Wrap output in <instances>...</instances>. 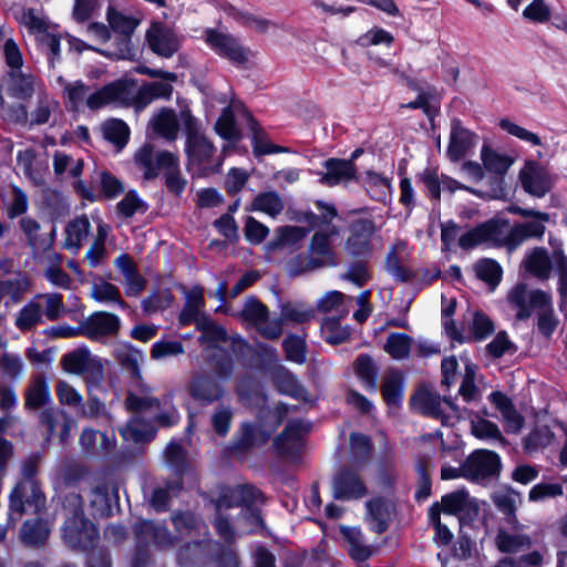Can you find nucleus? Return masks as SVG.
I'll return each instance as SVG.
<instances>
[{
	"label": "nucleus",
	"mask_w": 567,
	"mask_h": 567,
	"mask_svg": "<svg viewBox=\"0 0 567 567\" xmlns=\"http://www.w3.org/2000/svg\"><path fill=\"white\" fill-rule=\"evenodd\" d=\"M185 306L178 317L182 326L194 322L197 326L198 319L208 317L203 312L205 307L204 289L200 286H194L185 292Z\"/></svg>",
	"instance_id": "obj_28"
},
{
	"label": "nucleus",
	"mask_w": 567,
	"mask_h": 567,
	"mask_svg": "<svg viewBox=\"0 0 567 567\" xmlns=\"http://www.w3.org/2000/svg\"><path fill=\"white\" fill-rule=\"evenodd\" d=\"M33 299L38 302H42L43 317L49 320H56L66 313V308L60 293H39L34 296Z\"/></svg>",
	"instance_id": "obj_46"
},
{
	"label": "nucleus",
	"mask_w": 567,
	"mask_h": 567,
	"mask_svg": "<svg viewBox=\"0 0 567 567\" xmlns=\"http://www.w3.org/2000/svg\"><path fill=\"white\" fill-rule=\"evenodd\" d=\"M110 227L102 220L97 221L96 236L93 244L85 252V259L91 267L99 266L106 257L105 239Z\"/></svg>",
	"instance_id": "obj_39"
},
{
	"label": "nucleus",
	"mask_w": 567,
	"mask_h": 567,
	"mask_svg": "<svg viewBox=\"0 0 567 567\" xmlns=\"http://www.w3.org/2000/svg\"><path fill=\"white\" fill-rule=\"evenodd\" d=\"M440 505L441 513L449 515H458L461 517H471L476 515L478 506L465 489H460L446 494L442 497Z\"/></svg>",
	"instance_id": "obj_21"
},
{
	"label": "nucleus",
	"mask_w": 567,
	"mask_h": 567,
	"mask_svg": "<svg viewBox=\"0 0 567 567\" xmlns=\"http://www.w3.org/2000/svg\"><path fill=\"white\" fill-rule=\"evenodd\" d=\"M58 515L64 520L62 534L64 540L74 548L89 547L97 537L95 526L85 519L82 509V497L75 492L65 494Z\"/></svg>",
	"instance_id": "obj_2"
},
{
	"label": "nucleus",
	"mask_w": 567,
	"mask_h": 567,
	"mask_svg": "<svg viewBox=\"0 0 567 567\" xmlns=\"http://www.w3.org/2000/svg\"><path fill=\"white\" fill-rule=\"evenodd\" d=\"M326 173L321 176V184L336 186L348 183L355 177V167L351 161L329 158L324 163Z\"/></svg>",
	"instance_id": "obj_25"
},
{
	"label": "nucleus",
	"mask_w": 567,
	"mask_h": 567,
	"mask_svg": "<svg viewBox=\"0 0 567 567\" xmlns=\"http://www.w3.org/2000/svg\"><path fill=\"white\" fill-rule=\"evenodd\" d=\"M221 497H227L228 502L231 503V507L243 506L248 508L261 497V494L252 486L243 485L229 489Z\"/></svg>",
	"instance_id": "obj_48"
},
{
	"label": "nucleus",
	"mask_w": 567,
	"mask_h": 567,
	"mask_svg": "<svg viewBox=\"0 0 567 567\" xmlns=\"http://www.w3.org/2000/svg\"><path fill=\"white\" fill-rule=\"evenodd\" d=\"M65 372L71 374H84L91 371H101L102 365L97 358L86 350H75L62 358Z\"/></svg>",
	"instance_id": "obj_29"
},
{
	"label": "nucleus",
	"mask_w": 567,
	"mask_h": 567,
	"mask_svg": "<svg viewBox=\"0 0 567 567\" xmlns=\"http://www.w3.org/2000/svg\"><path fill=\"white\" fill-rule=\"evenodd\" d=\"M316 317V309L312 306L305 303L286 305L281 309V322L284 320L303 323L312 320Z\"/></svg>",
	"instance_id": "obj_53"
},
{
	"label": "nucleus",
	"mask_w": 567,
	"mask_h": 567,
	"mask_svg": "<svg viewBox=\"0 0 567 567\" xmlns=\"http://www.w3.org/2000/svg\"><path fill=\"white\" fill-rule=\"evenodd\" d=\"M332 491L334 498L346 501L360 499L368 493L361 477L350 470H344L334 477Z\"/></svg>",
	"instance_id": "obj_17"
},
{
	"label": "nucleus",
	"mask_w": 567,
	"mask_h": 567,
	"mask_svg": "<svg viewBox=\"0 0 567 567\" xmlns=\"http://www.w3.org/2000/svg\"><path fill=\"white\" fill-rule=\"evenodd\" d=\"M556 270L558 274L559 308L567 313V256L557 252L555 255Z\"/></svg>",
	"instance_id": "obj_63"
},
{
	"label": "nucleus",
	"mask_w": 567,
	"mask_h": 567,
	"mask_svg": "<svg viewBox=\"0 0 567 567\" xmlns=\"http://www.w3.org/2000/svg\"><path fill=\"white\" fill-rule=\"evenodd\" d=\"M45 496L35 480H21L9 497V524H16L23 515L39 514L45 506Z\"/></svg>",
	"instance_id": "obj_3"
},
{
	"label": "nucleus",
	"mask_w": 567,
	"mask_h": 567,
	"mask_svg": "<svg viewBox=\"0 0 567 567\" xmlns=\"http://www.w3.org/2000/svg\"><path fill=\"white\" fill-rule=\"evenodd\" d=\"M339 235L336 226H328L326 231H317L311 237L308 248V265L310 268L336 267L338 260L331 247V239Z\"/></svg>",
	"instance_id": "obj_9"
},
{
	"label": "nucleus",
	"mask_w": 567,
	"mask_h": 567,
	"mask_svg": "<svg viewBox=\"0 0 567 567\" xmlns=\"http://www.w3.org/2000/svg\"><path fill=\"white\" fill-rule=\"evenodd\" d=\"M106 20L114 32L125 37L132 35L140 23L137 19L117 11L112 6L107 8Z\"/></svg>",
	"instance_id": "obj_42"
},
{
	"label": "nucleus",
	"mask_w": 567,
	"mask_h": 567,
	"mask_svg": "<svg viewBox=\"0 0 567 567\" xmlns=\"http://www.w3.org/2000/svg\"><path fill=\"white\" fill-rule=\"evenodd\" d=\"M481 159L485 171L496 175H504L514 164L513 157L493 150L487 144L482 146Z\"/></svg>",
	"instance_id": "obj_33"
},
{
	"label": "nucleus",
	"mask_w": 567,
	"mask_h": 567,
	"mask_svg": "<svg viewBox=\"0 0 567 567\" xmlns=\"http://www.w3.org/2000/svg\"><path fill=\"white\" fill-rule=\"evenodd\" d=\"M471 431L473 435L481 440H496L505 443L498 426L485 419L476 417L471 421Z\"/></svg>",
	"instance_id": "obj_59"
},
{
	"label": "nucleus",
	"mask_w": 567,
	"mask_h": 567,
	"mask_svg": "<svg viewBox=\"0 0 567 567\" xmlns=\"http://www.w3.org/2000/svg\"><path fill=\"white\" fill-rule=\"evenodd\" d=\"M277 385L281 393L290 395L300 401H307L308 395L305 388L297 378L287 371H282L277 377Z\"/></svg>",
	"instance_id": "obj_55"
},
{
	"label": "nucleus",
	"mask_w": 567,
	"mask_h": 567,
	"mask_svg": "<svg viewBox=\"0 0 567 567\" xmlns=\"http://www.w3.org/2000/svg\"><path fill=\"white\" fill-rule=\"evenodd\" d=\"M321 336L330 344H340L350 338V328L339 318H326L321 323Z\"/></svg>",
	"instance_id": "obj_45"
},
{
	"label": "nucleus",
	"mask_w": 567,
	"mask_h": 567,
	"mask_svg": "<svg viewBox=\"0 0 567 567\" xmlns=\"http://www.w3.org/2000/svg\"><path fill=\"white\" fill-rule=\"evenodd\" d=\"M51 399L50 388L43 377L33 379L25 392V405L28 408H39Z\"/></svg>",
	"instance_id": "obj_44"
},
{
	"label": "nucleus",
	"mask_w": 567,
	"mask_h": 567,
	"mask_svg": "<svg viewBox=\"0 0 567 567\" xmlns=\"http://www.w3.org/2000/svg\"><path fill=\"white\" fill-rule=\"evenodd\" d=\"M4 202L8 216L12 219L24 214L28 209V196L21 188L17 186L10 187L6 194Z\"/></svg>",
	"instance_id": "obj_54"
},
{
	"label": "nucleus",
	"mask_w": 567,
	"mask_h": 567,
	"mask_svg": "<svg viewBox=\"0 0 567 567\" xmlns=\"http://www.w3.org/2000/svg\"><path fill=\"white\" fill-rule=\"evenodd\" d=\"M489 399L499 411L506 432L519 433L524 426V417L514 408L512 401L501 392H493Z\"/></svg>",
	"instance_id": "obj_27"
},
{
	"label": "nucleus",
	"mask_w": 567,
	"mask_h": 567,
	"mask_svg": "<svg viewBox=\"0 0 567 567\" xmlns=\"http://www.w3.org/2000/svg\"><path fill=\"white\" fill-rule=\"evenodd\" d=\"M410 404L414 411L441 420L443 425H452L454 420L463 416L452 400L441 399L436 392L426 388L417 390Z\"/></svg>",
	"instance_id": "obj_4"
},
{
	"label": "nucleus",
	"mask_w": 567,
	"mask_h": 567,
	"mask_svg": "<svg viewBox=\"0 0 567 567\" xmlns=\"http://www.w3.org/2000/svg\"><path fill=\"white\" fill-rule=\"evenodd\" d=\"M120 327V318L106 311L93 312L82 321L83 336L92 340L114 336L117 333Z\"/></svg>",
	"instance_id": "obj_13"
},
{
	"label": "nucleus",
	"mask_w": 567,
	"mask_h": 567,
	"mask_svg": "<svg viewBox=\"0 0 567 567\" xmlns=\"http://www.w3.org/2000/svg\"><path fill=\"white\" fill-rule=\"evenodd\" d=\"M553 439L554 434L547 426L537 427L524 439L523 446L527 454H533L548 446Z\"/></svg>",
	"instance_id": "obj_57"
},
{
	"label": "nucleus",
	"mask_w": 567,
	"mask_h": 567,
	"mask_svg": "<svg viewBox=\"0 0 567 567\" xmlns=\"http://www.w3.org/2000/svg\"><path fill=\"white\" fill-rule=\"evenodd\" d=\"M117 486L110 477L97 478L91 488L90 506L93 515L105 517L112 512V504L116 502Z\"/></svg>",
	"instance_id": "obj_12"
},
{
	"label": "nucleus",
	"mask_w": 567,
	"mask_h": 567,
	"mask_svg": "<svg viewBox=\"0 0 567 567\" xmlns=\"http://www.w3.org/2000/svg\"><path fill=\"white\" fill-rule=\"evenodd\" d=\"M59 109V103L47 94L39 96L38 104L31 114V123L41 125L50 121L51 115Z\"/></svg>",
	"instance_id": "obj_60"
},
{
	"label": "nucleus",
	"mask_w": 567,
	"mask_h": 567,
	"mask_svg": "<svg viewBox=\"0 0 567 567\" xmlns=\"http://www.w3.org/2000/svg\"><path fill=\"white\" fill-rule=\"evenodd\" d=\"M474 269H475L476 276L481 280L489 284L493 287H495L501 280L502 269H501L499 265L492 259L480 260L475 265Z\"/></svg>",
	"instance_id": "obj_64"
},
{
	"label": "nucleus",
	"mask_w": 567,
	"mask_h": 567,
	"mask_svg": "<svg viewBox=\"0 0 567 567\" xmlns=\"http://www.w3.org/2000/svg\"><path fill=\"white\" fill-rule=\"evenodd\" d=\"M197 330L202 332L199 341L202 343H218L227 339L226 330L213 321L209 317L198 319Z\"/></svg>",
	"instance_id": "obj_49"
},
{
	"label": "nucleus",
	"mask_w": 567,
	"mask_h": 567,
	"mask_svg": "<svg viewBox=\"0 0 567 567\" xmlns=\"http://www.w3.org/2000/svg\"><path fill=\"white\" fill-rule=\"evenodd\" d=\"M465 478L471 482H480L495 475L501 467V458L497 453L489 450H475L464 461Z\"/></svg>",
	"instance_id": "obj_10"
},
{
	"label": "nucleus",
	"mask_w": 567,
	"mask_h": 567,
	"mask_svg": "<svg viewBox=\"0 0 567 567\" xmlns=\"http://www.w3.org/2000/svg\"><path fill=\"white\" fill-rule=\"evenodd\" d=\"M127 95V82L117 80L90 92V96H87L86 100V107L91 111H97L110 104L125 101Z\"/></svg>",
	"instance_id": "obj_16"
},
{
	"label": "nucleus",
	"mask_w": 567,
	"mask_h": 567,
	"mask_svg": "<svg viewBox=\"0 0 567 567\" xmlns=\"http://www.w3.org/2000/svg\"><path fill=\"white\" fill-rule=\"evenodd\" d=\"M55 81L62 87L63 97L71 110L80 111L83 106H86L91 89L83 81H66L61 75Z\"/></svg>",
	"instance_id": "obj_31"
},
{
	"label": "nucleus",
	"mask_w": 567,
	"mask_h": 567,
	"mask_svg": "<svg viewBox=\"0 0 567 567\" xmlns=\"http://www.w3.org/2000/svg\"><path fill=\"white\" fill-rule=\"evenodd\" d=\"M412 350V339L405 333L393 332L386 338L384 351L394 360L408 358Z\"/></svg>",
	"instance_id": "obj_41"
},
{
	"label": "nucleus",
	"mask_w": 567,
	"mask_h": 567,
	"mask_svg": "<svg viewBox=\"0 0 567 567\" xmlns=\"http://www.w3.org/2000/svg\"><path fill=\"white\" fill-rule=\"evenodd\" d=\"M171 83L172 82L164 80V82H152L142 86L136 95L138 106L144 107L157 99L168 100L173 93Z\"/></svg>",
	"instance_id": "obj_35"
},
{
	"label": "nucleus",
	"mask_w": 567,
	"mask_h": 567,
	"mask_svg": "<svg viewBox=\"0 0 567 567\" xmlns=\"http://www.w3.org/2000/svg\"><path fill=\"white\" fill-rule=\"evenodd\" d=\"M475 144V135L461 126L458 122H453L447 147L449 158L453 162L460 161L468 154Z\"/></svg>",
	"instance_id": "obj_24"
},
{
	"label": "nucleus",
	"mask_w": 567,
	"mask_h": 567,
	"mask_svg": "<svg viewBox=\"0 0 567 567\" xmlns=\"http://www.w3.org/2000/svg\"><path fill=\"white\" fill-rule=\"evenodd\" d=\"M226 12L241 25L247 27L258 33H266L271 25L269 20L250 14L248 12L239 11L234 7L227 8Z\"/></svg>",
	"instance_id": "obj_51"
},
{
	"label": "nucleus",
	"mask_w": 567,
	"mask_h": 567,
	"mask_svg": "<svg viewBox=\"0 0 567 567\" xmlns=\"http://www.w3.org/2000/svg\"><path fill=\"white\" fill-rule=\"evenodd\" d=\"M35 90V81L31 75H25L19 70H12L9 74V93L18 99H30Z\"/></svg>",
	"instance_id": "obj_36"
},
{
	"label": "nucleus",
	"mask_w": 567,
	"mask_h": 567,
	"mask_svg": "<svg viewBox=\"0 0 567 567\" xmlns=\"http://www.w3.org/2000/svg\"><path fill=\"white\" fill-rule=\"evenodd\" d=\"M90 297L97 302H114L123 309L127 307L125 301L121 298L118 288L104 280L94 282L91 286Z\"/></svg>",
	"instance_id": "obj_43"
},
{
	"label": "nucleus",
	"mask_w": 567,
	"mask_h": 567,
	"mask_svg": "<svg viewBox=\"0 0 567 567\" xmlns=\"http://www.w3.org/2000/svg\"><path fill=\"white\" fill-rule=\"evenodd\" d=\"M308 234L306 228L299 226H284L277 230L276 246L279 248L293 247L299 244Z\"/></svg>",
	"instance_id": "obj_62"
},
{
	"label": "nucleus",
	"mask_w": 567,
	"mask_h": 567,
	"mask_svg": "<svg viewBox=\"0 0 567 567\" xmlns=\"http://www.w3.org/2000/svg\"><path fill=\"white\" fill-rule=\"evenodd\" d=\"M551 293L542 289H529L525 284H518L507 295L509 305L516 310L518 320L528 319L534 311L550 306Z\"/></svg>",
	"instance_id": "obj_7"
},
{
	"label": "nucleus",
	"mask_w": 567,
	"mask_h": 567,
	"mask_svg": "<svg viewBox=\"0 0 567 567\" xmlns=\"http://www.w3.org/2000/svg\"><path fill=\"white\" fill-rule=\"evenodd\" d=\"M234 316L255 327L267 339H278L282 333L281 320L269 318L268 308L254 297L246 299L243 309Z\"/></svg>",
	"instance_id": "obj_6"
},
{
	"label": "nucleus",
	"mask_w": 567,
	"mask_h": 567,
	"mask_svg": "<svg viewBox=\"0 0 567 567\" xmlns=\"http://www.w3.org/2000/svg\"><path fill=\"white\" fill-rule=\"evenodd\" d=\"M374 226L369 220H359L351 226L350 236L346 241V250L350 256L361 257L371 252V237Z\"/></svg>",
	"instance_id": "obj_19"
},
{
	"label": "nucleus",
	"mask_w": 567,
	"mask_h": 567,
	"mask_svg": "<svg viewBox=\"0 0 567 567\" xmlns=\"http://www.w3.org/2000/svg\"><path fill=\"white\" fill-rule=\"evenodd\" d=\"M394 41L393 35L386 30L373 27L357 39L358 45L368 48L371 45H385L390 47Z\"/></svg>",
	"instance_id": "obj_61"
},
{
	"label": "nucleus",
	"mask_w": 567,
	"mask_h": 567,
	"mask_svg": "<svg viewBox=\"0 0 567 567\" xmlns=\"http://www.w3.org/2000/svg\"><path fill=\"white\" fill-rule=\"evenodd\" d=\"M282 422L280 415H269L266 424H248L245 423L241 426V436L239 444L241 447H249L256 444H260L268 440L276 427Z\"/></svg>",
	"instance_id": "obj_23"
},
{
	"label": "nucleus",
	"mask_w": 567,
	"mask_h": 567,
	"mask_svg": "<svg viewBox=\"0 0 567 567\" xmlns=\"http://www.w3.org/2000/svg\"><path fill=\"white\" fill-rule=\"evenodd\" d=\"M135 161L143 169L146 179H153L158 176L159 171L165 174L179 167L177 154L169 151H159L154 153L152 145H144L136 154Z\"/></svg>",
	"instance_id": "obj_8"
},
{
	"label": "nucleus",
	"mask_w": 567,
	"mask_h": 567,
	"mask_svg": "<svg viewBox=\"0 0 567 567\" xmlns=\"http://www.w3.org/2000/svg\"><path fill=\"white\" fill-rule=\"evenodd\" d=\"M102 133L107 141L123 147L127 142L130 130L123 121L110 120L102 125Z\"/></svg>",
	"instance_id": "obj_58"
},
{
	"label": "nucleus",
	"mask_w": 567,
	"mask_h": 567,
	"mask_svg": "<svg viewBox=\"0 0 567 567\" xmlns=\"http://www.w3.org/2000/svg\"><path fill=\"white\" fill-rule=\"evenodd\" d=\"M434 471V465L427 457H422L416 463V473L419 476V487L416 492L417 499H425L431 494V474Z\"/></svg>",
	"instance_id": "obj_56"
},
{
	"label": "nucleus",
	"mask_w": 567,
	"mask_h": 567,
	"mask_svg": "<svg viewBox=\"0 0 567 567\" xmlns=\"http://www.w3.org/2000/svg\"><path fill=\"white\" fill-rule=\"evenodd\" d=\"M523 188L528 194L543 197L550 189V179L542 166L536 162H527L519 173Z\"/></svg>",
	"instance_id": "obj_18"
},
{
	"label": "nucleus",
	"mask_w": 567,
	"mask_h": 567,
	"mask_svg": "<svg viewBox=\"0 0 567 567\" xmlns=\"http://www.w3.org/2000/svg\"><path fill=\"white\" fill-rule=\"evenodd\" d=\"M120 433L125 441L141 442L152 437L153 432L147 423L140 417H133L120 429Z\"/></svg>",
	"instance_id": "obj_52"
},
{
	"label": "nucleus",
	"mask_w": 567,
	"mask_h": 567,
	"mask_svg": "<svg viewBox=\"0 0 567 567\" xmlns=\"http://www.w3.org/2000/svg\"><path fill=\"white\" fill-rule=\"evenodd\" d=\"M146 39L152 51L165 58L172 56L179 45L175 33L161 22L152 23Z\"/></svg>",
	"instance_id": "obj_20"
},
{
	"label": "nucleus",
	"mask_w": 567,
	"mask_h": 567,
	"mask_svg": "<svg viewBox=\"0 0 567 567\" xmlns=\"http://www.w3.org/2000/svg\"><path fill=\"white\" fill-rule=\"evenodd\" d=\"M80 444L86 452L106 453L113 447L114 441L105 433L85 429L80 436Z\"/></svg>",
	"instance_id": "obj_37"
},
{
	"label": "nucleus",
	"mask_w": 567,
	"mask_h": 567,
	"mask_svg": "<svg viewBox=\"0 0 567 567\" xmlns=\"http://www.w3.org/2000/svg\"><path fill=\"white\" fill-rule=\"evenodd\" d=\"M188 393L194 400L208 404L220 400L225 390L214 377L197 375L189 382Z\"/></svg>",
	"instance_id": "obj_22"
},
{
	"label": "nucleus",
	"mask_w": 567,
	"mask_h": 567,
	"mask_svg": "<svg viewBox=\"0 0 567 567\" xmlns=\"http://www.w3.org/2000/svg\"><path fill=\"white\" fill-rule=\"evenodd\" d=\"M182 120L186 134L185 153L189 169H195L199 175L219 172L223 159H214L216 148L203 133L200 122L190 112H184Z\"/></svg>",
	"instance_id": "obj_1"
},
{
	"label": "nucleus",
	"mask_w": 567,
	"mask_h": 567,
	"mask_svg": "<svg viewBox=\"0 0 567 567\" xmlns=\"http://www.w3.org/2000/svg\"><path fill=\"white\" fill-rule=\"evenodd\" d=\"M341 533L350 546V555L353 559L362 561L372 555V549L362 542V532L359 527L342 526Z\"/></svg>",
	"instance_id": "obj_38"
},
{
	"label": "nucleus",
	"mask_w": 567,
	"mask_h": 567,
	"mask_svg": "<svg viewBox=\"0 0 567 567\" xmlns=\"http://www.w3.org/2000/svg\"><path fill=\"white\" fill-rule=\"evenodd\" d=\"M557 252L564 254L561 248H556L549 254L543 247H535L526 254L523 265L526 271L537 279L548 280L553 268H556L555 255Z\"/></svg>",
	"instance_id": "obj_15"
},
{
	"label": "nucleus",
	"mask_w": 567,
	"mask_h": 567,
	"mask_svg": "<svg viewBox=\"0 0 567 567\" xmlns=\"http://www.w3.org/2000/svg\"><path fill=\"white\" fill-rule=\"evenodd\" d=\"M284 200L277 192L259 194L252 202V209L276 217L284 210Z\"/></svg>",
	"instance_id": "obj_47"
},
{
	"label": "nucleus",
	"mask_w": 567,
	"mask_h": 567,
	"mask_svg": "<svg viewBox=\"0 0 567 567\" xmlns=\"http://www.w3.org/2000/svg\"><path fill=\"white\" fill-rule=\"evenodd\" d=\"M204 41L218 56L238 66L248 64L255 56L235 35L218 29H206Z\"/></svg>",
	"instance_id": "obj_5"
},
{
	"label": "nucleus",
	"mask_w": 567,
	"mask_h": 567,
	"mask_svg": "<svg viewBox=\"0 0 567 567\" xmlns=\"http://www.w3.org/2000/svg\"><path fill=\"white\" fill-rule=\"evenodd\" d=\"M42 322V302L33 298L19 310L14 319L16 327L22 332L30 331Z\"/></svg>",
	"instance_id": "obj_34"
},
{
	"label": "nucleus",
	"mask_w": 567,
	"mask_h": 567,
	"mask_svg": "<svg viewBox=\"0 0 567 567\" xmlns=\"http://www.w3.org/2000/svg\"><path fill=\"white\" fill-rule=\"evenodd\" d=\"M50 534V526L48 522L42 519H32L23 523L20 536L23 543L27 545H39L42 544Z\"/></svg>",
	"instance_id": "obj_40"
},
{
	"label": "nucleus",
	"mask_w": 567,
	"mask_h": 567,
	"mask_svg": "<svg viewBox=\"0 0 567 567\" xmlns=\"http://www.w3.org/2000/svg\"><path fill=\"white\" fill-rule=\"evenodd\" d=\"M309 431V425L301 421L290 422L284 432L276 437L275 445L277 450L285 455H292L301 446L302 435Z\"/></svg>",
	"instance_id": "obj_26"
},
{
	"label": "nucleus",
	"mask_w": 567,
	"mask_h": 567,
	"mask_svg": "<svg viewBox=\"0 0 567 567\" xmlns=\"http://www.w3.org/2000/svg\"><path fill=\"white\" fill-rule=\"evenodd\" d=\"M504 225L497 220H487L464 233L458 238L462 249L470 250L480 245H499L505 238Z\"/></svg>",
	"instance_id": "obj_11"
},
{
	"label": "nucleus",
	"mask_w": 567,
	"mask_h": 567,
	"mask_svg": "<svg viewBox=\"0 0 567 567\" xmlns=\"http://www.w3.org/2000/svg\"><path fill=\"white\" fill-rule=\"evenodd\" d=\"M190 112L189 109H182L178 113L169 107L159 109L151 118L150 126L158 136L167 142H174L178 137L179 128L183 126L182 114Z\"/></svg>",
	"instance_id": "obj_14"
},
{
	"label": "nucleus",
	"mask_w": 567,
	"mask_h": 567,
	"mask_svg": "<svg viewBox=\"0 0 567 567\" xmlns=\"http://www.w3.org/2000/svg\"><path fill=\"white\" fill-rule=\"evenodd\" d=\"M381 390L389 405H398L403 396L402 377L398 372H389L384 378Z\"/></svg>",
	"instance_id": "obj_50"
},
{
	"label": "nucleus",
	"mask_w": 567,
	"mask_h": 567,
	"mask_svg": "<svg viewBox=\"0 0 567 567\" xmlns=\"http://www.w3.org/2000/svg\"><path fill=\"white\" fill-rule=\"evenodd\" d=\"M365 520L371 529L377 533H383L392 518V505L383 498H373L365 503Z\"/></svg>",
	"instance_id": "obj_30"
},
{
	"label": "nucleus",
	"mask_w": 567,
	"mask_h": 567,
	"mask_svg": "<svg viewBox=\"0 0 567 567\" xmlns=\"http://www.w3.org/2000/svg\"><path fill=\"white\" fill-rule=\"evenodd\" d=\"M91 224L86 216H81L70 221L65 228L63 248L78 252L83 241L87 238Z\"/></svg>",
	"instance_id": "obj_32"
}]
</instances>
